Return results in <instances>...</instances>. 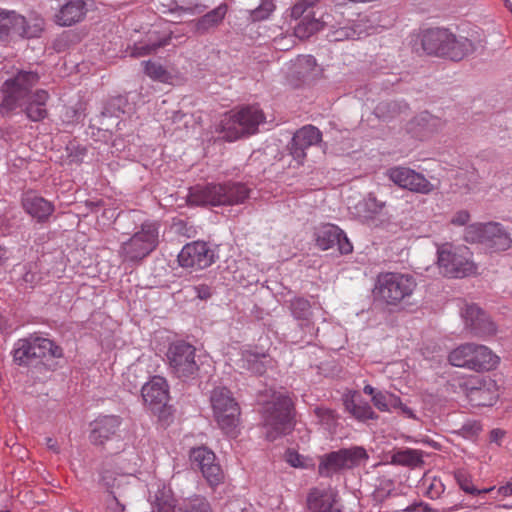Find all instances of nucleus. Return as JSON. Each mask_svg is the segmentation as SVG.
Instances as JSON below:
<instances>
[{
    "label": "nucleus",
    "instance_id": "nucleus-1",
    "mask_svg": "<svg viewBox=\"0 0 512 512\" xmlns=\"http://www.w3.org/2000/svg\"><path fill=\"white\" fill-rule=\"evenodd\" d=\"M39 75L34 71L20 70L7 79L1 86L2 100L0 115L10 117L20 109L31 121L38 122L48 115L46 104L49 94L46 90L33 91L39 82Z\"/></svg>",
    "mask_w": 512,
    "mask_h": 512
},
{
    "label": "nucleus",
    "instance_id": "nucleus-2",
    "mask_svg": "<svg viewBox=\"0 0 512 512\" xmlns=\"http://www.w3.org/2000/svg\"><path fill=\"white\" fill-rule=\"evenodd\" d=\"M252 189L241 182L210 184L205 187H194L188 194L193 205H238L251 196Z\"/></svg>",
    "mask_w": 512,
    "mask_h": 512
},
{
    "label": "nucleus",
    "instance_id": "nucleus-3",
    "mask_svg": "<svg viewBox=\"0 0 512 512\" xmlns=\"http://www.w3.org/2000/svg\"><path fill=\"white\" fill-rule=\"evenodd\" d=\"M416 287L417 282L411 274L381 272L376 277L372 292L378 303L397 307L411 297Z\"/></svg>",
    "mask_w": 512,
    "mask_h": 512
},
{
    "label": "nucleus",
    "instance_id": "nucleus-4",
    "mask_svg": "<svg viewBox=\"0 0 512 512\" xmlns=\"http://www.w3.org/2000/svg\"><path fill=\"white\" fill-rule=\"evenodd\" d=\"M44 28V19L31 13L28 18L14 10L0 9V40L5 42L38 37Z\"/></svg>",
    "mask_w": 512,
    "mask_h": 512
},
{
    "label": "nucleus",
    "instance_id": "nucleus-5",
    "mask_svg": "<svg viewBox=\"0 0 512 512\" xmlns=\"http://www.w3.org/2000/svg\"><path fill=\"white\" fill-rule=\"evenodd\" d=\"M13 361L18 366L28 367L50 356L63 357V349L54 341L35 335L18 339L13 346Z\"/></svg>",
    "mask_w": 512,
    "mask_h": 512
},
{
    "label": "nucleus",
    "instance_id": "nucleus-6",
    "mask_svg": "<svg viewBox=\"0 0 512 512\" xmlns=\"http://www.w3.org/2000/svg\"><path fill=\"white\" fill-rule=\"evenodd\" d=\"M159 245V224L145 221L118 251L125 262H140L149 256Z\"/></svg>",
    "mask_w": 512,
    "mask_h": 512
},
{
    "label": "nucleus",
    "instance_id": "nucleus-7",
    "mask_svg": "<svg viewBox=\"0 0 512 512\" xmlns=\"http://www.w3.org/2000/svg\"><path fill=\"white\" fill-rule=\"evenodd\" d=\"M293 427L294 404L289 396L279 393L264 412L266 438L269 441H274L289 434Z\"/></svg>",
    "mask_w": 512,
    "mask_h": 512
},
{
    "label": "nucleus",
    "instance_id": "nucleus-8",
    "mask_svg": "<svg viewBox=\"0 0 512 512\" xmlns=\"http://www.w3.org/2000/svg\"><path fill=\"white\" fill-rule=\"evenodd\" d=\"M451 365L476 372L490 371L499 363V357L484 345L465 343L450 352Z\"/></svg>",
    "mask_w": 512,
    "mask_h": 512
},
{
    "label": "nucleus",
    "instance_id": "nucleus-9",
    "mask_svg": "<svg viewBox=\"0 0 512 512\" xmlns=\"http://www.w3.org/2000/svg\"><path fill=\"white\" fill-rule=\"evenodd\" d=\"M210 402L214 418L221 430L227 435L235 436L239 424L240 407L230 390L226 387L214 388Z\"/></svg>",
    "mask_w": 512,
    "mask_h": 512
},
{
    "label": "nucleus",
    "instance_id": "nucleus-10",
    "mask_svg": "<svg viewBox=\"0 0 512 512\" xmlns=\"http://www.w3.org/2000/svg\"><path fill=\"white\" fill-rule=\"evenodd\" d=\"M265 121L263 111L255 105L244 106L230 115L223 125V138L235 141L243 136L255 134Z\"/></svg>",
    "mask_w": 512,
    "mask_h": 512
},
{
    "label": "nucleus",
    "instance_id": "nucleus-11",
    "mask_svg": "<svg viewBox=\"0 0 512 512\" xmlns=\"http://www.w3.org/2000/svg\"><path fill=\"white\" fill-rule=\"evenodd\" d=\"M167 360L170 372L182 381L193 380L198 376L199 365L196 361V348L185 341H176L169 345Z\"/></svg>",
    "mask_w": 512,
    "mask_h": 512
},
{
    "label": "nucleus",
    "instance_id": "nucleus-12",
    "mask_svg": "<svg viewBox=\"0 0 512 512\" xmlns=\"http://www.w3.org/2000/svg\"><path fill=\"white\" fill-rule=\"evenodd\" d=\"M369 458L365 448L353 446L330 452L321 457L318 472L323 477H331L333 474L359 466Z\"/></svg>",
    "mask_w": 512,
    "mask_h": 512
},
{
    "label": "nucleus",
    "instance_id": "nucleus-13",
    "mask_svg": "<svg viewBox=\"0 0 512 512\" xmlns=\"http://www.w3.org/2000/svg\"><path fill=\"white\" fill-rule=\"evenodd\" d=\"M468 249L445 244L438 249V265L446 277L463 278L476 273L475 264L467 257Z\"/></svg>",
    "mask_w": 512,
    "mask_h": 512
},
{
    "label": "nucleus",
    "instance_id": "nucleus-14",
    "mask_svg": "<svg viewBox=\"0 0 512 512\" xmlns=\"http://www.w3.org/2000/svg\"><path fill=\"white\" fill-rule=\"evenodd\" d=\"M390 181L402 189L419 194H430L435 186L422 174L409 167L394 166L386 171Z\"/></svg>",
    "mask_w": 512,
    "mask_h": 512
},
{
    "label": "nucleus",
    "instance_id": "nucleus-15",
    "mask_svg": "<svg viewBox=\"0 0 512 512\" xmlns=\"http://www.w3.org/2000/svg\"><path fill=\"white\" fill-rule=\"evenodd\" d=\"M214 262V250L203 241L187 243L178 254V263L183 268L204 269Z\"/></svg>",
    "mask_w": 512,
    "mask_h": 512
},
{
    "label": "nucleus",
    "instance_id": "nucleus-16",
    "mask_svg": "<svg viewBox=\"0 0 512 512\" xmlns=\"http://www.w3.org/2000/svg\"><path fill=\"white\" fill-rule=\"evenodd\" d=\"M141 395L145 405L153 413L162 412L169 400V387L165 378L154 376L141 388Z\"/></svg>",
    "mask_w": 512,
    "mask_h": 512
},
{
    "label": "nucleus",
    "instance_id": "nucleus-17",
    "mask_svg": "<svg viewBox=\"0 0 512 512\" xmlns=\"http://www.w3.org/2000/svg\"><path fill=\"white\" fill-rule=\"evenodd\" d=\"M321 140L322 133L317 127L312 125L303 126L295 132L289 143L290 154L301 165L306 158V149L318 144Z\"/></svg>",
    "mask_w": 512,
    "mask_h": 512
},
{
    "label": "nucleus",
    "instance_id": "nucleus-18",
    "mask_svg": "<svg viewBox=\"0 0 512 512\" xmlns=\"http://www.w3.org/2000/svg\"><path fill=\"white\" fill-rule=\"evenodd\" d=\"M465 328L473 336L486 337L495 334L496 326L490 320L488 315L477 305H467L462 312Z\"/></svg>",
    "mask_w": 512,
    "mask_h": 512
},
{
    "label": "nucleus",
    "instance_id": "nucleus-19",
    "mask_svg": "<svg viewBox=\"0 0 512 512\" xmlns=\"http://www.w3.org/2000/svg\"><path fill=\"white\" fill-rule=\"evenodd\" d=\"M316 243L322 250L337 246L341 254H349L353 251V246L346 234L333 224H325L317 230Z\"/></svg>",
    "mask_w": 512,
    "mask_h": 512
},
{
    "label": "nucleus",
    "instance_id": "nucleus-20",
    "mask_svg": "<svg viewBox=\"0 0 512 512\" xmlns=\"http://www.w3.org/2000/svg\"><path fill=\"white\" fill-rule=\"evenodd\" d=\"M58 9L54 14V22L61 27H69L82 21L87 13L84 0H56Z\"/></svg>",
    "mask_w": 512,
    "mask_h": 512
},
{
    "label": "nucleus",
    "instance_id": "nucleus-21",
    "mask_svg": "<svg viewBox=\"0 0 512 512\" xmlns=\"http://www.w3.org/2000/svg\"><path fill=\"white\" fill-rule=\"evenodd\" d=\"M477 241L495 251H505L510 248L512 239L499 223H487L477 228Z\"/></svg>",
    "mask_w": 512,
    "mask_h": 512
},
{
    "label": "nucleus",
    "instance_id": "nucleus-22",
    "mask_svg": "<svg viewBox=\"0 0 512 512\" xmlns=\"http://www.w3.org/2000/svg\"><path fill=\"white\" fill-rule=\"evenodd\" d=\"M337 497L332 488L314 487L306 498V512H342L337 507Z\"/></svg>",
    "mask_w": 512,
    "mask_h": 512
},
{
    "label": "nucleus",
    "instance_id": "nucleus-23",
    "mask_svg": "<svg viewBox=\"0 0 512 512\" xmlns=\"http://www.w3.org/2000/svg\"><path fill=\"white\" fill-rule=\"evenodd\" d=\"M24 211L39 223H45L53 214L55 207L52 202L33 191H27L21 199Z\"/></svg>",
    "mask_w": 512,
    "mask_h": 512
},
{
    "label": "nucleus",
    "instance_id": "nucleus-24",
    "mask_svg": "<svg viewBox=\"0 0 512 512\" xmlns=\"http://www.w3.org/2000/svg\"><path fill=\"white\" fill-rule=\"evenodd\" d=\"M121 422V418L116 415L98 417L93 422V428L89 435L90 442L97 446L103 445L117 433Z\"/></svg>",
    "mask_w": 512,
    "mask_h": 512
},
{
    "label": "nucleus",
    "instance_id": "nucleus-25",
    "mask_svg": "<svg viewBox=\"0 0 512 512\" xmlns=\"http://www.w3.org/2000/svg\"><path fill=\"white\" fill-rule=\"evenodd\" d=\"M451 39L452 33L448 29H428L422 35V48L428 55L443 57L445 49Z\"/></svg>",
    "mask_w": 512,
    "mask_h": 512
},
{
    "label": "nucleus",
    "instance_id": "nucleus-26",
    "mask_svg": "<svg viewBox=\"0 0 512 512\" xmlns=\"http://www.w3.org/2000/svg\"><path fill=\"white\" fill-rule=\"evenodd\" d=\"M227 11V4L221 3L216 8L193 20L191 24L193 25L194 32L197 35H206L215 30L222 24Z\"/></svg>",
    "mask_w": 512,
    "mask_h": 512
},
{
    "label": "nucleus",
    "instance_id": "nucleus-27",
    "mask_svg": "<svg viewBox=\"0 0 512 512\" xmlns=\"http://www.w3.org/2000/svg\"><path fill=\"white\" fill-rule=\"evenodd\" d=\"M476 47L474 43L466 37H456L452 33V39L449 41L443 57L453 61H460L472 54Z\"/></svg>",
    "mask_w": 512,
    "mask_h": 512
},
{
    "label": "nucleus",
    "instance_id": "nucleus-28",
    "mask_svg": "<svg viewBox=\"0 0 512 512\" xmlns=\"http://www.w3.org/2000/svg\"><path fill=\"white\" fill-rule=\"evenodd\" d=\"M289 309L292 316L299 322L302 329L313 326V311L308 299L303 297L292 298L289 301Z\"/></svg>",
    "mask_w": 512,
    "mask_h": 512
},
{
    "label": "nucleus",
    "instance_id": "nucleus-29",
    "mask_svg": "<svg viewBox=\"0 0 512 512\" xmlns=\"http://www.w3.org/2000/svg\"><path fill=\"white\" fill-rule=\"evenodd\" d=\"M391 463L410 468L421 467L424 464L423 453L415 449H401L393 453Z\"/></svg>",
    "mask_w": 512,
    "mask_h": 512
},
{
    "label": "nucleus",
    "instance_id": "nucleus-30",
    "mask_svg": "<svg viewBox=\"0 0 512 512\" xmlns=\"http://www.w3.org/2000/svg\"><path fill=\"white\" fill-rule=\"evenodd\" d=\"M323 27V23L313 13H307L305 18L294 26V34L299 39H307Z\"/></svg>",
    "mask_w": 512,
    "mask_h": 512
},
{
    "label": "nucleus",
    "instance_id": "nucleus-31",
    "mask_svg": "<svg viewBox=\"0 0 512 512\" xmlns=\"http://www.w3.org/2000/svg\"><path fill=\"white\" fill-rule=\"evenodd\" d=\"M363 20H359L351 26L340 27L330 35L331 41L340 42L345 40H358L365 33Z\"/></svg>",
    "mask_w": 512,
    "mask_h": 512
},
{
    "label": "nucleus",
    "instance_id": "nucleus-32",
    "mask_svg": "<svg viewBox=\"0 0 512 512\" xmlns=\"http://www.w3.org/2000/svg\"><path fill=\"white\" fill-rule=\"evenodd\" d=\"M346 410L359 421L376 420L378 415L367 402L357 403L354 399L345 401Z\"/></svg>",
    "mask_w": 512,
    "mask_h": 512
},
{
    "label": "nucleus",
    "instance_id": "nucleus-33",
    "mask_svg": "<svg viewBox=\"0 0 512 512\" xmlns=\"http://www.w3.org/2000/svg\"><path fill=\"white\" fill-rule=\"evenodd\" d=\"M190 461L194 469L202 471L216 461V456L206 447H197L191 450Z\"/></svg>",
    "mask_w": 512,
    "mask_h": 512
},
{
    "label": "nucleus",
    "instance_id": "nucleus-34",
    "mask_svg": "<svg viewBox=\"0 0 512 512\" xmlns=\"http://www.w3.org/2000/svg\"><path fill=\"white\" fill-rule=\"evenodd\" d=\"M14 272H19L21 274V278L19 280H21L26 287L33 288L41 281L38 265L35 262L19 265L14 268Z\"/></svg>",
    "mask_w": 512,
    "mask_h": 512
},
{
    "label": "nucleus",
    "instance_id": "nucleus-35",
    "mask_svg": "<svg viewBox=\"0 0 512 512\" xmlns=\"http://www.w3.org/2000/svg\"><path fill=\"white\" fill-rule=\"evenodd\" d=\"M144 73L154 81L161 83H168L171 79V74L163 65L155 61H143Z\"/></svg>",
    "mask_w": 512,
    "mask_h": 512
},
{
    "label": "nucleus",
    "instance_id": "nucleus-36",
    "mask_svg": "<svg viewBox=\"0 0 512 512\" xmlns=\"http://www.w3.org/2000/svg\"><path fill=\"white\" fill-rule=\"evenodd\" d=\"M171 39L172 33H169L159 40L150 41L149 43H139L135 46L132 54L134 56H144L155 53L159 48L169 45Z\"/></svg>",
    "mask_w": 512,
    "mask_h": 512
},
{
    "label": "nucleus",
    "instance_id": "nucleus-37",
    "mask_svg": "<svg viewBox=\"0 0 512 512\" xmlns=\"http://www.w3.org/2000/svg\"><path fill=\"white\" fill-rule=\"evenodd\" d=\"M266 359L265 354L247 353L242 359V366L254 374L262 375L266 371Z\"/></svg>",
    "mask_w": 512,
    "mask_h": 512
},
{
    "label": "nucleus",
    "instance_id": "nucleus-38",
    "mask_svg": "<svg viewBox=\"0 0 512 512\" xmlns=\"http://www.w3.org/2000/svg\"><path fill=\"white\" fill-rule=\"evenodd\" d=\"M468 397L476 406H490L493 405L497 395L483 387H473L470 389Z\"/></svg>",
    "mask_w": 512,
    "mask_h": 512
},
{
    "label": "nucleus",
    "instance_id": "nucleus-39",
    "mask_svg": "<svg viewBox=\"0 0 512 512\" xmlns=\"http://www.w3.org/2000/svg\"><path fill=\"white\" fill-rule=\"evenodd\" d=\"M126 106L127 100L124 97H114L106 103V105L103 108V111L101 112V116L103 118H119L121 114L125 113Z\"/></svg>",
    "mask_w": 512,
    "mask_h": 512
},
{
    "label": "nucleus",
    "instance_id": "nucleus-40",
    "mask_svg": "<svg viewBox=\"0 0 512 512\" xmlns=\"http://www.w3.org/2000/svg\"><path fill=\"white\" fill-rule=\"evenodd\" d=\"M455 479L463 491H465L466 493L472 494V495L485 494L492 490V488H485V489H481V490L477 489L473 485L468 473L465 472L464 470H457L455 472Z\"/></svg>",
    "mask_w": 512,
    "mask_h": 512
},
{
    "label": "nucleus",
    "instance_id": "nucleus-41",
    "mask_svg": "<svg viewBox=\"0 0 512 512\" xmlns=\"http://www.w3.org/2000/svg\"><path fill=\"white\" fill-rule=\"evenodd\" d=\"M205 9L206 6L202 4H194L190 6L175 5L169 9V13L174 16L175 22H179L184 16L202 14Z\"/></svg>",
    "mask_w": 512,
    "mask_h": 512
},
{
    "label": "nucleus",
    "instance_id": "nucleus-42",
    "mask_svg": "<svg viewBox=\"0 0 512 512\" xmlns=\"http://www.w3.org/2000/svg\"><path fill=\"white\" fill-rule=\"evenodd\" d=\"M201 473L211 487H216L223 482L224 473L216 461L203 469Z\"/></svg>",
    "mask_w": 512,
    "mask_h": 512
},
{
    "label": "nucleus",
    "instance_id": "nucleus-43",
    "mask_svg": "<svg viewBox=\"0 0 512 512\" xmlns=\"http://www.w3.org/2000/svg\"><path fill=\"white\" fill-rule=\"evenodd\" d=\"M152 512H175L174 499L164 492H158L152 504Z\"/></svg>",
    "mask_w": 512,
    "mask_h": 512
},
{
    "label": "nucleus",
    "instance_id": "nucleus-44",
    "mask_svg": "<svg viewBox=\"0 0 512 512\" xmlns=\"http://www.w3.org/2000/svg\"><path fill=\"white\" fill-rule=\"evenodd\" d=\"M274 9V0H261L260 5L251 10L250 16L254 21H262L267 19Z\"/></svg>",
    "mask_w": 512,
    "mask_h": 512
},
{
    "label": "nucleus",
    "instance_id": "nucleus-45",
    "mask_svg": "<svg viewBox=\"0 0 512 512\" xmlns=\"http://www.w3.org/2000/svg\"><path fill=\"white\" fill-rule=\"evenodd\" d=\"M184 512H212V509L206 498L196 496L184 504Z\"/></svg>",
    "mask_w": 512,
    "mask_h": 512
},
{
    "label": "nucleus",
    "instance_id": "nucleus-46",
    "mask_svg": "<svg viewBox=\"0 0 512 512\" xmlns=\"http://www.w3.org/2000/svg\"><path fill=\"white\" fill-rule=\"evenodd\" d=\"M314 0H300L291 9V17L295 20L305 18L307 13H313Z\"/></svg>",
    "mask_w": 512,
    "mask_h": 512
},
{
    "label": "nucleus",
    "instance_id": "nucleus-47",
    "mask_svg": "<svg viewBox=\"0 0 512 512\" xmlns=\"http://www.w3.org/2000/svg\"><path fill=\"white\" fill-rule=\"evenodd\" d=\"M400 105L394 101L381 102L376 107L380 117H394L400 111Z\"/></svg>",
    "mask_w": 512,
    "mask_h": 512
},
{
    "label": "nucleus",
    "instance_id": "nucleus-48",
    "mask_svg": "<svg viewBox=\"0 0 512 512\" xmlns=\"http://www.w3.org/2000/svg\"><path fill=\"white\" fill-rule=\"evenodd\" d=\"M314 413L319 421L326 426H332L337 418L335 411L326 407H316Z\"/></svg>",
    "mask_w": 512,
    "mask_h": 512
},
{
    "label": "nucleus",
    "instance_id": "nucleus-49",
    "mask_svg": "<svg viewBox=\"0 0 512 512\" xmlns=\"http://www.w3.org/2000/svg\"><path fill=\"white\" fill-rule=\"evenodd\" d=\"M445 491V486L440 479L433 478L425 488V495L430 499H438Z\"/></svg>",
    "mask_w": 512,
    "mask_h": 512
},
{
    "label": "nucleus",
    "instance_id": "nucleus-50",
    "mask_svg": "<svg viewBox=\"0 0 512 512\" xmlns=\"http://www.w3.org/2000/svg\"><path fill=\"white\" fill-rule=\"evenodd\" d=\"M390 398L391 394L377 391L372 397V403L378 410L382 412H388Z\"/></svg>",
    "mask_w": 512,
    "mask_h": 512
},
{
    "label": "nucleus",
    "instance_id": "nucleus-51",
    "mask_svg": "<svg viewBox=\"0 0 512 512\" xmlns=\"http://www.w3.org/2000/svg\"><path fill=\"white\" fill-rule=\"evenodd\" d=\"M363 204L366 207L367 211L370 212L371 214L379 213L384 207V203L378 201L376 196L372 193L368 194V196L364 199Z\"/></svg>",
    "mask_w": 512,
    "mask_h": 512
},
{
    "label": "nucleus",
    "instance_id": "nucleus-52",
    "mask_svg": "<svg viewBox=\"0 0 512 512\" xmlns=\"http://www.w3.org/2000/svg\"><path fill=\"white\" fill-rule=\"evenodd\" d=\"M470 220V214L467 210H460L455 213L451 219V224L456 226H464Z\"/></svg>",
    "mask_w": 512,
    "mask_h": 512
},
{
    "label": "nucleus",
    "instance_id": "nucleus-53",
    "mask_svg": "<svg viewBox=\"0 0 512 512\" xmlns=\"http://www.w3.org/2000/svg\"><path fill=\"white\" fill-rule=\"evenodd\" d=\"M461 430L464 436L472 437L480 432L481 426L478 422H468L462 426Z\"/></svg>",
    "mask_w": 512,
    "mask_h": 512
},
{
    "label": "nucleus",
    "instance_id": "nucleus-54",
    "mask_svg": "<svg viewBox=\"0 0 512 512\" xmlns=\"http://www.w3.org/2000/svg\"><path fill=\"white\" fill-rule=\"evenodd\" d=\"M197 297L201 300H206L211 297L212 291L208 285L201 284L195 287Z\"/></svg>",
    "mask_w": 512,
    "mask_h": 512
},
{
    "label": "nucleus",
    "instance_id": "nucleus-55",
    "mask_svg": "<svg viewBox=\"0 0 512 512\" xmlns=\"http://www.w3.org/2000/svg\"><path fill=\"white\" fill-rule=\"evenodd\" d=\"M287 462L292 467H301L302 466L301 456L298 453L293 452V451H288Z\"/></svg>",
    "mask_w": 512,
    "mask_h": 512
},
{
    "label": "nucleus",
    "instance_id": "nucleus-56",
    "mask_svg": "<svg viewBox=\"0 0 512 512\" xmlns=\"http://www.w3.org/2000/svg\"><path fill=\"white\" fill-rule=\"evenodd\" d=\"M498 493L502 496H512V478L505 485L498 488Z\"/></svg>",
    "mask_w": 512,
    "mask_h": 512
},
{
    "label": "nucleus",
    "instance_id": "nucleus-57",
    "mask_svg": "<svg viewBox=\"0 0 512 512\" xmlns=\"http://www.w3.org/2000/svg\"><path fill=\"white\" fill-rule=\"evenodd\" d=\"M125 508L120 504L115 496H113V503L108 505V512H124Z\"/></svg>",
    "mask_w": 512,
    "mask_h": 512
},
{
    "label": "nucleus",
    "instance_id": "nucleus-58",
    "mask_svg": "<svg viewBox=\"0 0 512 512\" xmlns=\"http://www.w3.org/2000/svg\"><path fill=\"white\" fill-rule=\"evenodd\" d=\"M505 432L500 429H493L490 433V440L492 442L498 443L503 437Z\"/></svg>",
    "mask_w": 512,
    "mask_h": 512
},
{
    "label": "nucleus",
    "instance_id": "nucleus-59",
    "mask_svg": "<svg viewBox=\"0 0 512 512\" xmlns=\"http://www.w3.org/2000/svg\"><path fill=\"white\" fill-rule=\"evenodd\" d=\"M402 404L403 403L398 396L391 394V398L389 400V409L390 408H395V409L398 408L399 409V407H402Z\"/></svg>",
    "mask_w": 512,
    "mask_h": 512
},
{
    "label": "nucleus",
    "instance_id": "nucleus-60",
    "mask_svg": "<svg viewBox=\"0 0 512 512\" xmlns=\"http://www.w3.org/2000/svg\"><path fill=\"white\" fill-rule=\"evenodd\" d=\"M45 442H46V446H47L48 449L52 450L55 453L59 452V447L57 445V441L56 440H54L51 437H47L45 439Z\"/></svg>",
    "mask_w": 512,
    "mask_h": 512
},
{
    "label": "nucleus",
    "instance_id": "nucleus-61",
    "mask_svg": "<svg viewBox=\"0 0 512 512\" xmlns=\"http://www.w3.org/2000/svg\"><path fill=\"white\" fill-rule=\"evenodd\" d=\"M419 505L422 507L423 511H425V512H447V511H452L453 510L452 508H449V509H445V508H442V509H432L426 503H420Z\"/></svg>",
    "mask_w": 512,
    "mask_h": 512
},
{
    "label": "nucleus",
    "instance_id": "nucleus-62",
    "mask_svg": "<svg viewBox=\"0 0 512 512\" xmlns=\"http://www.w3.org/2000/svg\"><path fill=\"white\" fill-rule=\"evenodd\" d=\"M9 229L8 219L5 216H0V234H5Z\"/></svg>",
    "mask_w": 512,
    "mask_h": 512
},
{
    "label": "nucleus",
    "instance_id": "nucleus-63",
    "mask_svg": "<svg viewBox=\"0 0 512 512\" xmlns=\"http://www.w3.org/2000/svg\"><path fill=\"white\" fill-rule=\"evenodd\" d=\"M9 259V253L6 248L0 246V267Z\"/></svg>",
    "mask_w": 512,
    "mask_h": 512
},
{
    "label": "nucleus",
    "instance_id": "nucleus-64",
    "mask_svg": "<svg viewBox=\"0 0 512 512\" xmlns=\"http://www.w3.org/2000/svg\"><path fill=\"white\" fill-rule=\"evenodd\" d=\"M399 409L402 411L404 415H406L408 418H416L415 414L413 413L412 409L406 406L405 404H402V407H399Z\"/></svg>",
    "mask_w": 512,
    "mask_h": 512
}]
</instances>
